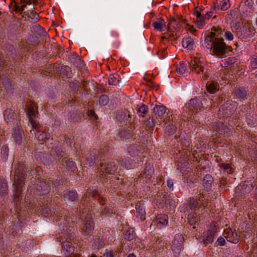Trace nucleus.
<instances>
[{
  "label": "nucleus",
  "mask_w": 257,
  "mask_h": 257,
  "mask_svg": "<svg viewBox=\"0 0 257 257\" xmlns=\"http://www.w3.org/2000/svg\"><path fill=\"white\" fill-rule=\"evenodd\" d=\"M224 31V29L213 26L211 31L205 33L203 37V46L209 50L211 55L219 58L226 57L232 50L231 46L225 43L221 36Z\"/></svg>",
  "instance_id": "1"
},
{
  "label": "nucleus",
  "mask_w": 257,
  "mask_h": 257,
  "mask_svg": "<svg viewBox=\"0 0 257 257\" xmlns=\"http://www.w3.org/2000/svg\"><path fill=\"white\" fill-rule=\"evenodd\" d=\"M27 168L26 165L23 162H19L16 168L14 183L15 186L14 189V200L16 203L18 202L22 198V194L23 192V186L25 184L26 179V172Z\"/></svg>",
  "instance_id": "2"
},
{
  "label": "nucleus",
  "mask_w": 257,
  "mask_h": 257,
  "mask_svg": "<svg viewBox=\"0 0 257 257\" xmlns=\"http://www.w3.org/2000/svg\"><path fill=\"white\" fill-rule=\"evenodd\" d=\"M137 124V122L133 121L131 123V125L119 128L115 132V136L114 137V139L124 140L133 139L136 140V134L134 133V130L136 128Z\"/></svg>",
  "instance_id": "3"
},
{
  "label": "nucleus",
  "mask_w": 257,
  "mask_h": 257,
  "mask_svg": "<svg viewBox=\"0 0 257 257\" xmlns=\"http://www.w3.org/2000/svg\"><path fill=\"white\" fill-rule=\"evenodd\" d=\"M65 150L64 148L61 147L56 146L53 147L48 153L46 155V158H48V163H53L54 161L60 160V158H62L65 155Z\"/></svg>",
  "instance_id": "4"
},
{
  "label": "nucleus",
  "mask_w": 257,
  "mask_h": 257,
  "mask_svg": "<svg viewBox=\"0 0 257 257\" xmlns=\"http://www.w3.org/2000/svg\"><path fill=\"white\" fill-rule=\"evenodd\" d=\"M62 199L66 203L75 204L78 202L79 196L75 189H66L61 194Z\"/></svg>",
  "instance_id": "5"
},
{
  "label": "nucleus",
  "mask_w": 257,
  "mask_h": 257,
  "mask_svg": "<svg viewBox=\"0 0 257 257\" xmlns=\"http://www.w3.org/2000/svg\"><path fill=\"white\" fill-rule=\"evenodd\" d=\"M185 106L194 113H197L204 109L202 100L200 97H197L191 99L189 102L185 104Z\"/></svg>",
  "instance_id": "6"
},
{
  "label": "nucleus",
  "mask_w": 257,
  "mask_h": 257,
  "mask_svg": "<svg viewBox=\"0 0 257 257\" xmlns=\"http://www.w3.org/2000/svg\"><path fill=\"white\" fill-rule=\"evenodd\" d=\"M117 166L114 161L100 162L98 169L103 174L114 175L117 170Z\"/></svg>",
  "instance_id": "7"
},
{
  "label": "nucleus",
  "mask_w": 257,
  "mask_h": 257,
  "mask_svg": "<svg viewBox=\"0 0 257 257\" xmlns=\"http://www.w3.org/2000/svg\"><path fill=\"white\" fill-rule=\"evenodd\" d=\"M36 193L39 195L48 194L51 190L50 182L46 179L38 180L36 187Z\"/></svg>",
  "instance_id": "8"
},
{
  "label": "nucleus",
  "mask_w": 257,
  "mask_h": 257,
  "mask_svg": "<svg viewBox=\"0 0 257 257\" xmlns=\"http://www.w3.org/2000/svg\"><path fill=\"white\" fill-rule=\"evenodd\" d=\"M154 172L153 165L150 163L146 162L145 164V169L139 175L138 179L143 180V183H148L152 178Z\"/></svg>",
  "instance_id": "9"
},
{
  "label": "nucleus",
  "mask_w": 257,
  "mask_h": 257,
  "mask_svg": "<svg viewBox=\"0 0 257 257\" xmlns=\"http://www.w3.org/2000/svg\"><path fill=\"white\" fill-rule=\"evenodd\" d=\"M217 229L215 227H213L207 231L204 232L202 236L200 237V243L205 246L208 244L211 243L213 241Z\"/></svg>",
  "instance_id": "10"
},
{
  "label": "nucleus",
  "mask_w": 257,
  "mask_h": 257,
  "mask_svg": "<svg viewBox=\"0 0 257 257\" xmlns=\"http://www.w3.org/2000/svg\"><path fill=\"white\" fill-rule=\"evenodd\" d=\"M183 238L182 235L178 234L175 235L174 238L172 241L171 249L175 257H177L179 255L183 248Z\"/></svg>",
  "instance_id": "11"
},
{
  "label": "nucleus",
  "mask_w": 257,
  "mask_h": 257,
  "mask_svg": "<svg viewBox=\"0 0 257 257\" xmlns=\"http://www.w3.org/2000/svg\"><path fill=\"white\" fill-rule=\"evenodd\" d=\"M82 230L84 235H90L94 230V222L91 215L87 214L83 221Z\"/></svg>",
  "instance_id": "12"
},
{
  "label": "nucleus",
  "mask_w": 257,
  "mask_h": 257,
  "mask_svg": "<svg viewBox=\"0 0 257 257\" xmlns=\"http://www.w3.org/2000/svg\"><path fill=\"white\" fill-rule=\"evenodd\" d=\"M60 163L65 172L75 173L77 170L76 164L71 158L64 157L60 161Z\"/></svg>",
  "instance_id": "13"
},
{
  "label": "nucleus",
  "mask_w": 257,
  "mask_h": 257,
  "mask_svg": "<svg viewBox=\"0 0 257 257\" xmlns=\"http://www.w3.org/2000/svg\"><path fill=\"white\" fill-rule=\"evenodd\" d=\"M236 109L235 105L230 101H227L221 106L219 109V113H222L223 117H228L231 116Z\"/></svg>",
  "instance_id": "14"
},
{
  "label": "nucleus",
  "mask_w": 257,
  "mask_h": 257,
  "mask_svg": "<svg viewBox=\"0 0 257 257\" xmlns=\"http://www.w3.org/2000/svg\"><path fill=\"white\" fill-rule=\"evenodd\" d=\"M97 154H98L97 149H93L90 150L85 156L86 164H88L89 166L92 167L96 163V161L98 162L99 160Z\"/></svg>",
  "instance_id": "15"
},
{
  "label": "nucleus",
  "mask_w": 257,
  "mask_h": 257,
  "mask_svg": "<svg viewBox=\"0 0 257 257\" xmlns=\"http://www.w3.org/2000/svg\"><path fill=\"white\" fill-rule=\"evenodd\" d=\"M224 237L226 240L233 243H237L240 239V236L235 232L232 231L231 229H226L224 231Z\"/></svg>",
  "instance_id": "16"
},
{
  "label": "nucleus",
  "mask_w": 257,
  "mask_h": 257,
  "mask_svg": "<svg viewBox=\"0 0 257 257\" xmlns=\"http://www.w3.org/2000/svg\"><path fill=\"white\" fill-rule=\"evenodd\" d=\"M34 2V0H20L19 3L15 2V5L13 9L16 12H18L21 14H25V9L27 5H31Z\"/></svg>",
  "instance_id": "17"
},
{
  "label": "nucleus",
  "mask_w": 257,
  "mask_h": 257,
  "mask_svg": "<svg viewBox=\"0 0 257 257\" xmlns=\"http://www.w3.org/2000/svg\"><path fill=\"white\" fill-rule=\"evenodd\" d=\"M212 128L213 132H216L221 135L227 136L230 133V129L222 122L214 124Z\"/></svg>",
  "instance_id": "18"
},
{
  "label": "nucleus",
  "mask_w": 257,
  "mask_h": 257,
  "mask_svg": "<svg viewBox=\"0 0 257 257\" xmlns=\"http://www.w3.org/2000/svg\"><path fill=\"white\" fill-rule=\"evenodd\" d=\"M98 154H97L99 161H104L105 158H108L110 156V148L108 146L105 145L97 149Z\"/></svg>",
  "instance_id": "19"
},
{
  "label": "nucleus",
  "mask_w": 257,
  "mask_h": 257,
  "mask_svg": "<svg viewBox=\"0 0 257 257\" xmlns=\"http://www.w3.org/2000/svg\"><path fill=\"white\" fill-rule=\"evenodd\" d=\"M251 34L250 26L245 23L240 28L239 31L236 32V35L239 38L243 39L248 37Z\"/></svg>",
  "instance_id": "20"
},
{
  "label": "nucleus",
  "mask_w": 257,
  "mask_h": 257,
  "mask_svg": "<svg viewBox=\"0 0 257 257\" xmlns=\"http://www.w3.org/2000/svg\"><path fill=\"white\" fill-rule=\"evenodd\" d=\"M27 107L29 119L35 118L38 113V107L36 106V104L30 101L27 104Z\"/></svg>",
  "instance_id": "21"
},
{
  "label": "nucleus",
  "mask_w": 257,
  "mask_h": 257,
  "mask_svg": "<svg viewBox=\"0 0 257 257\" xmlns=\"http://www.w3.org/2000/svg\"><path fill=\"white\" fill-rule=\"evenodd\" d=\"M248 90L247 88L243 86H239L234 88L233 94L235 96L240 100H245L247 96Z\"/></svg>",
  "instance_id": "22"
},
{
  "label": "nucleus",
  "mask_w": 257,
  "mask_h": 257,
  "mask_svg": "<svg viewBox=\"0 0 257 257\" xmlns=\"http://www.w3.org/2000/svg\"><path fill=\"white\" fill-rule=\"evenodd\" d=\"M24 132L19 127L15 128L14 133L12 134V139L13 141L17 145L22 144L23 139V135Z\"/></svg>",
  "instance_id": "23"
},
{
  "label": "nucleus",
  "mask_w": 257,
  "mask_h": 257,
  "mask_svg": "<svg viewBox=\"0 0 257 257\" xmlns=\"http://www.w3.org/2000/svg\"><path fill=\"white\" fill-rule=\"evenodd\" d=\"M174 205L175 201L172 199L171 195L167 193H164L160 203L161 207L163 208L165 206H167L168 205L171 207L173 206Z\"/></svg>",
  "instance_id": "24"
},
{
  "label": "nucleus",
  "mask_w": 257,
  "mask_h": 257,
  "mask_svg": "<svg viewBox=\"0 0 257 257\" xmlns=\"http://www.w3.org/2000/svg\"><path fill=\"white\" fill-rule=\"evenodd\" d=\"M213 178L210 174L206 175L202 180V185L206 191H209L211 189L212 185L213 183Z\"/></svg>",
  "instance_id": "25"
},
{
  "label": "nucleus",
  "mask_w": 257,
  "mask_h": 257,
  "mask_svg": "<svg viewBox=\"0 0 257 257\" xmlns=\"http://www.w3.org/2000/svg\"><path fill=\"white\" fill-rule=\"evenodd\" d=\"M155 221L157 226L161 228L168 224V217L165 214H158Z\"/></svg>",
  "instance_id": "26"
},
{
  "label": "nucleus",
  "mask_w": 257,
  "mask_h": 257,
  "mask_svg": "<svg viewBox=\"0 0 257 257\" xmlns=\"http://www.w3.org/2000/svg\"><path fill=\"white\" fill-rule=\"evenodd\" d=\"M35 8L34 7L33 9L32 10L24 11L26 13L24 14L26 16H27L28 20L33 24L36 23L40 20L39 15L37 12H35Z\"/></svg>",
  "instance_id": "27"
},
{
  "label": "nucleus",
  "mask_w": 257,
  "mask_h": 257,
  "mask_svg": "<svg viewBox=\"0 0 257 257\" xmlns=\"http://www.w3.org/2000/svg\"><path fill=\"white\" fill-rule=\"evenodd\" d=\"M166 110L167 108L163 105H156L154 107L153 111L156 118L162 119Z\"/></svg>",
  "instance_id": "28"
},
{
  "label": "nucleus",
  "mask_w": 257,
  "mask_h": 257,
  "mask_svg": "<svg viewBox=\"0 0 257 257\" xmlns=\"http://www.w3.org/2000/svg\"><path fill=\"white\" fill-rule=\"evenodd\" d=\"M127 113L126 110L119 109L113 113V116L117 121L125 123Z\"/></svg>",
  "instance_id": "29"
},
{
  "label": "nucleus",
  "mask_w": 257,
  "mask_h": 257,
  "mask_svg": "<svg viewBox=\"0 0 257 257\" xmlns=\"http://www.w3.org/2000/svg\"><path fill=\"white\" fill-rule=\"evenodd\" d=\"M137 217L139 218L142 221L146 219V212L145 208L140 203H137L136 205Z\"/></svg>",
  "instance_id": "30"
},
{
  "label": "nucleus",
  "mask_w": 257,
  "mask_h": 257,
  "mask_svg": "<svg viewBox=\"0 0 257 257\" xmlns=\"http://www.w3.org/2000/svg\"><path fill=\"white\" fill-rule=\"evenodd\" d=\"M31 31L34 34L39 36L45 37L47 36V33L45 30L39 25H34L31 28Z\"/></svg>",
  "instance_id": "31"
},
{
  "label": "nucleus",
  "mask_w": 257,
  "mask_h": 257,
  "mask_svg": "<svg viewBox=\"0 0 257 257\" xmlns=\"http://www.w3.org/2000/svg\"><path fill=\"white\" fill-rule=\"evenodd\" d=\"M198 206V202L197 199L194 197H190L187 200L186 207L187 210L190 209L193 212H195Z\"/></svg>",
  "instance_id": "32"
},
{
  "label": "nucleus",
  "mask_w": 257,
  "mask_h": 257,
  "mask_svg": "<svg viewBox=\"0 0 257 257\" xmlns=\"http://www.w3.org/2000/svg\"><path fill=\"white\" fill-rule=\"evenodd\" d=\"M219 85L217 82L214 81H209L206 84V87L207 92L214 94L219 90Z\"/></svg>",
  "instance_id": "33"
},
{
  "label": "nucleus",
  "mask_w": 257,
  "mask_h": 257,
  "mask_svg": "<svg viewBox=\"0 0 257 257\" xmlns=\"http://www.w3.org/2000/svg\"><path fill=\"white\" fill-rule=\"evenodd\" d=\"M99 209L102 215H109L114 212L113 208L110 203L101 206Z\"/></svg>",
  "instance_id": "34"
},
{
  "label": "nucleus",
  "mask_w": 257,
  "mask_h": 257,
  "mask_svg": "<svg viewBox=\"0 0 257 257\" xmlns=\"http://www.w3.org/2000/svg\"><path fill=\"white\" fill-rule=\"evenodd\" d=\"M239 9H234L230 11V13L228 14L229 18L231 23H233L236 20H241V15L239 12L240 11Z\"/></svg>",
  "instance_id": "35"
},
{
  "label": "nucleus",
  "mask_w": 257,
  "mask_h": 257,
  "mask_svg": "<svg viewBox=\"0 0 257 257\" xmlns=\"http://www.w3.org/2000/svg\"><path fill=\"white\" fill-rule=\"evenodd\" d=\"M182 43L183 47L188 50H193L194 48V41L190 37L183 38Z\"/></svg>",
  "instance_id": "36"
},
{
  "label": "nucleus",
  "mask_w": 257,
  "mask_h": 257,
  "mask_svg": "<svg viewBox=\"0 0 257 257\" xmlns=\"http://www.w3.org/2000/svg\"><path fill=\"white\" fill-rule=\"evenodd\" d=\"M135 109L140 117H145L149 110L148 106L143 103L141 105H137Z\"/></svg>",
  "instance_id": "37"
},
{
  "label": "nucleus",
  "mask_w": 257,
  "mask_h": 257,
  "mask_svg": "<svg viewBox=\"0 0 257 257\" xmlns=\"http://www.w3.org/2000/svg\"><path fill=\"white\" fill-rule=\"evenodd\" d=\"M93 249H99L104 245V242L98 236H95L91 241Z\"/></svg>",
  "instance_id": "38"
},
{
  "label": "nucleus",
  "mask_w": 257,
  "mask_h": 257,
  "mask_svg": "<svg viewBox=\"0 0 257 257\" xmlns=\"http://www.w3.org/2000/svg\"><path fill=\"white\" fill-rule=\"evenodd\" d=\"M121 164L124 165L127 169H131L135 166L134 160L130 157H124L121 161Z\"/></svg>",
  "instance_id": "39"
},
{
  "label": "nucleus",
  "mask_w": 257,
  "mask_h": 257,
  "mask_svg": "<svg viewBox=\"0 0 257 257\" xmlns=\"http://www.w3.org/2000/svg\"><path fill=\"white\" fill-rule=\"evenodd\" d=\"M136 232L133 228H129L123 233L124 239L128 241H131L135 239Z\"/></svg>",
  "instance_id": "40"
},
{
  "label": "nucleus",
  "mask_w": 257,
  "mask_h": 257,
  "mask_svg": "<svg viewBox=\"0 0 257 257\" xmlns=\"http://www.w3.org/2000/svg\"><path fill=\"white\" fill-rule=\"evenodd\" d=\"M253 2L251 0H242L239 6V9L243 11L245 9L247 11L248 9H251L253 6Z\"/></svg>",
  "instance_id": "41"
},
{
  "label": "nucleus",
  "mask_w": 257,
  "mask_h": 257,
  "mask_svg": "<svg viewBox=\"0 0 257 257\" xmlns=\"http://www.w3.org/2000/svg\"><path fill=\"white\" fill-rule=\"evenodd\" d=\"M37 139L39 141H43L45 140H49L50 137V134L46 131L45 129H44L43 127L42 130H41L40 132H37Z\"/></svg>",
  "instance_id": "42"
},
{
  "label": "nucleus",
  "mask_w": 257,
  "mask_h": 257,
  "mask_svg": "<svg viewBox=\"0 0 257 257\" xmlns=\"http://www.w3.org/2000/svg\"><path fill=\"white\" fill-rule=\"evenodd\" d=\"M39 204L40 205L41 208H39L38 210H40L43 214L50 215L52 214L53 213H55L52 211L51 209L50 208L51 204L48 202L46 204L42 203V204H41V203H40Z\"/></svg>",
  "instance_id": "43"
},
{
  "label": "nucleus",
  "mask_w": 257,
  "mask_h": 257,
  "mask_svg": "<svg viewBox=\"0 0 257 257\" xmlns=\"http://www.w3.org/2000/svg\"><path fill=\"white\" fill-rule=\"evenodd\" d=\"M191 66L192 67L193 70L197 73H202V74H204V67L202 63L199 61L197 62L194 61V64H191Z\"/></svg>",
  "instance_id": "44"
},
{
  "label": "nucleus",
  "mask_w": 257,
  "mask_h": 257,
  "mask_svg": "<svg viewBox=\"0 0 257 257\" xmlns=\"http://www.w3.org/2000/svg\"><path fill=\"white\" fill-rule=\"evenodd\" d=\"M145 129L153 131L155 125V119L153 117L150 116L148 119L145 120Z\"/></svg>",
  "instance_id": "45"
},
{
  "label": "nucleus",
  "mask_w": 257,
  "mask_h": 257,
  "mask_svg": "<svg viewBox=\"0 0 257 257\" xmlns=\"http://www.w3.org/2000/svg\"><path fill=\"white\" fill-rule=\"evenodd\" d=\"M8 194V186L6 181L0 180V194L2 196H6Z\"/></svg>",
  "instance_id": "46"
},
{
  "label": "nucleus",
  "mask_w": 257,
  "mask_h": 257,
  "mask_svg": "<svg viewBox=\"0 0 257 257\" xmlns=\"http://www.w3.org/2000/svg\"><path fill=\"white\" fill-rule=\"evenodd\" d=\"M199 218L195 212H192L188 215V222L191 225H195L198 223Z\"/></svg>",
  "instance_id": "47"
},
{
  "label": "nucleus",
  "mask_w": 257,
  "mask_h": 257,
  "mask_svg": "<svg viewBox=\"0 0 257 257\" xmlns=\"http://www.w3.org/2000/svg\"><path fill=\"white\" fill-rule=\"evenodd\" d=\"M68 58L70 62L75 65L76 66L80 67L81 65V62L79 56L76 54L73 53L69 56Z\"/></svg>",
  "instance_id": "48"
},
{
  "label": "nucleus",
  "mask_w": 257,
  "mask_h": 257,
  "mask_svg": "<svg viewBox=\"0 0 257 257\" xmlns=\"http://www.w3.org/2000/svg\"><path fill=\"white\" fill-rule=\"evenodd\" d=\"M164 22V19L162 18L158 19V21L154 22L152 24L155 29L162 31L164 28L166 27V25L163 23Z\"/></svg>",
  "instance_id": "49"
},
{
  "label": "nucleus",
  "mask_w": 257,
  "mask_h": 257,
  "mask_svg": "<svg viewBox=\"0 0 257 257\" xmlns=\"http://www.w3.org/2000/svg\"><path fill=\"white\" fill-rule=\"evenodd\" d=\"M119 79L120 77L118 74H110L108 79V84L116 85L119 82Z\"/></svg>",
  "instance_id": "50"
},
{
  "label": "nucleus",
  "mask_w": 257,
  "mask_h": 257,
  "mask_svg": "<svg viewBox=\"0 0 257 257\" xmlns=\"http://www.w3.org/2000/svg\"><path fill=\"white\" fill-rule=\"evenodd\" d=\"M127 152L129 155L133 157L138 155L139 150L137 148V145L135 144L131 145L127 148Z\"/></svg>",
  "instance_id": "51"
},
{
  "label": "nucleus",
  "mask_w": 257,
  "mask_h": 257,
  "mask_svg": "<svg viewBox=\"0 0 257 257\" xmlns=\"http://www.w3.org/2000/svg\"><path fill=\"white\" fill-rule=\"evenodd\" d=\"M9 149L7 145H4L1 149V157L4 161L7 160L9 156Z\"/></svg>",
  "instance_id": "52"
},
{
  "label": "nucleus",
  "mask_w": 257,
  "mask_h": 257,
  "mask_svg": "<svg viewBox=\"0 0 257 257\" xmlns=\"http://www.w3.org/2000/svg\"><path fill=\"white\" fill-rule=\"evenodd\" d=\"M109 101V98L107 95L102 94L99 97V105L100 106L106 105Z\"/></svg>",
  "instance_id": "53"
},
{
  "label": "nucleus",
  "mask_w": 257,
  "mask_h": 257,
  "mask_svg": "<svg viewBox=\"0 0 257 257\" xmlns=\"http://www.w3.org/2000/svg\"><path fill=\"white\" fill-rule=\"evenodd\" d=\"M200 18H197L195 20V23L197 26V27L199 29L202 28L205 24V21L206 19L204 18V15L201 16Z\"/></svg>",
  "instance_id": "54"
},
{
  "label": "nucleus",
  "mask_w": 257,
  "mask_h": 257,
  "mask_svg": "<svg viewBox=\"0 0 257 257\" xmlns=\"http://www.w3.org/2000/svg\"><path fill=\"white\" fill-rule=\"evenodd\" d=\"M220 168H222L228 174H231L233 172V169L229 164L222 163L218 165Z\"/></svg>",
  "instance_id": "55"
},
{
  "label": "nucleus",
  "mask_w": 257,
  "mask_h": 257,
  "mask_svg": "<svg viewBox=\"0 0 257 257\" xmlns=\"http://www.w3.org/2000/svg\"><path fill=\"white\" fill-rule=\"evenodd\" d=\"M190 144V140L189 138H186L185 137H182L181 138V144L183 147L184 150L189 148Z\"/></svg>",
  "instance_id": "56"
},
{
  "label": "nucleus",
  "mask_w": 257,
  "mask_h": 257,
  "mask_svg": "<svg viewBox=\"0 0 257 257\" xmlns=\"http://www.w3.org/2000/svg\"><path fill=\"white\" fill-rule=\"evenodd\" d=\"M29 121L32 125V128L36 130L37 133L41 131L43 126H42L39 123L37 122L34 120V118L29 119Z\"/></svg>",
  "instance_id": "57"
},
{
  "label": "nucleus",
  "mask_w": 257,
  "mask_h": 257,
  "mask_svg": "<svg viewBox=\"0 0 257 257\" xmlns=\"http://www.w3.org/2000/svg\"><path fill=\"white\" fill-rule=\"evenodd\" d=\"M27 42L30 45H36L38 43V38L36 36L29 35L27 39Z\"/></svg>",
  "instance_id": "58"
},
{
  "label": "nucleus",
  "mask_w": 257,
  "mask_h": 257,
  "mask_svg": "<svg viewBox=\"0 0 257 257\" xmlns=\"http://www.w3.org/2000/svg\"><path fill=\"white\" fill-rule=\"evenodd\" d=\"M177 127L172 124H169L166 127V131L168 136L173 135L176 131Z\"/></svg>",
  "instance_id": "59"
},
{
  "label": "nucleus",
  "mask_w": 257,
  "mask_h": 257,
  "mask_svg": "<svg viewBox=\"0 0 257 257\" xmlns=\"http://www.w3.org/2000/svg\"><path fill=\"white\" fill-rule=\"evenodd\" d=\"M230 25H231V28H233L235 30L236 32L238 31H239L240 28L243 26V24L240 22V20H236L233 23L230 22Z\"/></svg>",
  "instance_id": "60"
},
{
  "label": "nucleus",
  "mask_w": 257,
  "mask_h": 257,
  "mask_svg": "<svg viewBox=\"0 0 257 257\" xmlns=\"http://www.w3.org/2000/svg\"><path fill=\"white\" fill-rule=\"evenodd\" d=\"M236 62V59L234 57H229L225 60L224 63V66L225 67L232 65Z\"/></svg>",
  "instance_id": "61"
},
{
  "label": "nucleus",
  "mask_w": 257,
  "mask_h": 257,
  "mask_svg": "<svg viewBox=\"0 0 257 257\" xmlns=\"http://www.w3.org/2000/svg\"><path fill=\"white\" fill-rule=\"evenodd\" d=\"M48 181L50 182V185H51L52 187H58L60 184V180L58 178L53 179L49 178Z\"/></svg>",
  "instance_id": "62"
},
{
  "label": "nucleus",
  "mask_w": 257,
  "mask_h": 257,
  "mask_svg": "<svg viewBox=\"0 0 257 257\" xmlns=\"http://www.w3.org/2000/svg\"><path fill=\"white\" fill-rule=\"evenodd\" d=\"M186 71V65L184 63L180 64L179 67L176 68V72L180 75H183Z\"/></svg>",
  "instance_id": "63"
},
{
  "label": "nucleus",
  "mask_w": 257,
  "mask_h": 257,
  "mask_svg": "<svg viewBox=\"0 0 257 257\" xmlns=\"http://www.w3.org/2000/svg\"><path fill=\"white\" fill-rule=\"evenodd\" d=\"M86 113L90 119H93V120H97L98 119V116L93 110H88Z\"/></svg>",
  "instance_id": "64"
}]
</instances>
